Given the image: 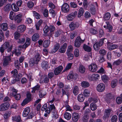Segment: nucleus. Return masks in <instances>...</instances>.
Listing matches in <instances>:
<instances>
[{
	"mask_svg": "<svg viewBox=\"0 0 122 122\" xmlns=\"http://www.w3.org/2000/svg\"><path fill=\"white\" fill-rule=\"evenodd\" d=\"M60 47L59 44L57 43L54 45V48L51 51L52 53H54L56 52L59 49Z\"/></svg>",
	"mask_w": 122,
	"mask_h": 122,
	"instance_id": "nucleus-28",
	"label": "nucleus"
},
{
	"mask_svg": "<svg viewBox=\"0 0 122 122\" xmlns=\"http://www.w3.org/2000/svg\"><path fill=\"white\" fill-rule=\"evenodd\" d=\"M111 15L109 12L106 13L105 15L103 17L104 20H108L110 18Z\"/></svg>",
	"mask_w": 122,
	"mask_h": 122,
	"instance_id": "nucleus-43",
	"label": "nucleus"
},
{
	"mask_svg": "<svg viewBox=\"0 0 122 122\" xmlns=\"http://www.w3.org/2000/svg\"><path fill=\"white\" fill-rule=\"evenodd\" d=\"M83 93L84 96L87 97L90 95V92L88 90L85 89L84 90Z\"/></svg>",
	"mask_w": 122,
	"mask_h": 122,
	"instance_id": "nucleus-51",
	"label": "nucleus"
},
{
	"mask_svg": "<svg viewBox=\"0 0 122 122\" xmlns=\"http://www.w3.org/2000/svg\"><path fill=\"white\" fill-rule=\"evenodd\" d=\"M102 81L105 83H107L110 80V78L106 75H103L101 77Z\"/></svg>",
	"mask_w": 122,
	"mask_h": 122,
	"instance_id": "nucleus-27",
	"label": "nucleus"
},
{
	"mask_svg": "<svg viewBox=\"0 0 122 122\" xmlns=\"http://www.w3.org/2000/svg\"><path fill=\"white\" fill-rule=\"evenodd\" d=\"M10 104L8 102H5L0 105V110L2 111H4L7 110L9 108Z\"/></svg>",
	"mask_w": 122,
	"mask_h": 122,
	"instance_id": "nucleus-8",
	"label": "nucleus"
},
{
	"mask_svg": "<svg viewBox=\"0 0 122 122\" xmlns=\"http://www.w3.org/2000/svg\"><path fill=\"white\" fill-rule=\"evenodd\" d=\"M80 117L79 114L76 112H74L72 114V120L74 122H77Z\"/></svg>",
	"mask_w": 122,
	"mask_h": 122,
	"instance_id": "nucleus-18",
	"label": "nucleus"
},
{
	"mask_svg": "<svg viewBox=\"0 0 122 122\" xmlns=\"http://www.w3.org/2000/svg\"><path fill=\"white\" fill-rule=\"evenodd\" d=\"M41 81L42 83L48 84L49 82V79L46 75H42L41 78Z\"/></svg>",
	"mask_w": 122,
	"mask_h": 122,
	"instance_id": "nucleus-10",
	"label": "nucleus"
},
{
	"mask_svg": "<svg viewBox=\"0 0 122 122\" xmlns=\"http://www.w3.org/2000/svg\"><path fill=\"white\" fill-rule=\"evenodd\" d=\"M25 26L24 25H21L19 26L17 28V31L18 32H22L25 30Z\"/></svg>",
	"mask_w": 122,
	"mask_h": 122,
	"instance_id": "nucleus-25",
	"label": "nucleus"
},
{
	"mask_svg": "<svg viewBox=\"0 0 122 122\" xmlns=\"http://www.w3.org/2000/svg\"><path fill=\"white\" fill-rule=\"evenodd\" d=\"M50 41L49 40L45 41L43 44V45L44 47L46 48L48 47L50 44Z\"/></svg>",
	"mask_w": 122,
	"mask_h": 122,
	"instance_id": "nucleus-44",
	"label": "nucleus"
},
{
	"mask_svg": "<svg viewBox=\"0 0 122 122\" xmlns=\"http://www.w3.org/2000/svg\"><path fill=\"white\" fill-rule=\"evenodd\" d=\"M11 91V92L10 93V95L11 96H13L17 93L18 91L14 87L12 88Z\"/></svg>",
	"mask_w": 122,
	"mask_h": 122,
	"instance_id": "nucleus-52",
	"label": "nucleus"
},
{
	"mask_svg": "<svg viewBox=\"0 0 122 122\" xmlns=\"http://www.w3.org/2000/svg\"><path fill=\"white\" fill-rule=\"evenodd\" d=\"M30 108L28 107L25 108L24 110L23 113V116L24 117H26L29 114L30 112Z\"/></svg>",
	"mask_w": 122,
	"mask_h": 122,
	"instance_id": "nucleus-24",
	"label": "nucleus"
},
{
	"mask_svg": "<svg viewBox=\"0 0 122 122\" xmlns=\"http://www.w3.org/2000/svg\"><path fill=\"white\" fill-rule=\"evenodd\" d=\"M86 68L85 67L82 65L80 66L79 68V72L81 73H83L85 71Z\"/></svg>",
	"mask_w": 122,
	"mask_h": 122,
	"instance_id": "nucleus-35",
	"label": "nucleus"
},
{
	"mask_svg": "<svg viewBox=\"0 0 122 122\" xmlns=\"http://www.w3.org/2000/svg\"><path fill=\"white\" fill-rule=\"evenodd\" d=\"M106 23L107 25V29L108 30V31L109 32H111L113 29V27L107 21Z\"/></svg>",
	"mask_w": 122,
	"mask_h": 122,
	"instance_id": "nucleus-33",
	"label": "nucleus"
},
{
	"mask_svg": "<svg viewBox=\"0 0 122 122\" xmlns=\"http://www.w3.org/2000/svg\"><path fill=\"white\" fill-rule=\"evenodd\" d=\"M57 62V60L56 59L54 58L52 60V61L51 62V65L52 66H56Z\"/></svg>",
	"mask_w": 122,
	"mask_h": 122,
	"instance_id": "nucleus-58",
	"label": "nucleus"
},
{
	"mask_svg": "<svg viewBox=\"0 0 122 122\" xmlns=\"http://www.w3.org/2000/svg\"><path fill=\"white\" fill-rule=\"evenodd\" d=\"M81 85L82 87H87L90 85L89 83L87 81H83L82 82Z\"/></svg>",
	"mask_w": 122,
	"mask_h": 122,
	"instance_id": "nucleus-48",
	"label": "nucleus"
},
{
	"mask_svg": "<svg viewBox=\"0 0 122 122\" xmlns=\"http://www.w3.org/2000/svg\"><path fill=\"white\" fill-rule=\"evenodd\" d=\"M30 39L29 38H27L26 39V41L25 43L23 45H20L18 46V47L20 49L25 48L30 45Z\"/></svg>",
	"mask_w": 122,
	"mask_h": 122,
	"instance_id": "nucleus-15",
	"label": "nucleus"
},
{
	"mask_svg": "<svg viewBox=\"0 0 122 122\" xmlns=\"http://www.w3.org/2000/svg\"><path fill=\"white\" fill-rule=\"evenodd\" d=\"M13 54H15V55L18 56L21 54V52L19 50L17 51L16 49H15V50L13 51L12 52Z\"/></svg>",
	"mask_w": 122,
	"mask_h": 122,
	"instance_id": "nucleus-59",
	"label": "nucleus"
},
{
	"mask_svg": "<svg viewBox=\"0 0 122 122\" xmlns=\"http://www.w3.org/2000/svg\"><path fill=\"white\" fill-rule=\"evenodd\" d=\"M12 5V9L13 11H14L17 12L19 10V8L15 4H13Z\"/></svg>",
	"mask_w": 122,
	"mask_h": 122,
	"instance_id": "nucleus-54",
	"label": "nucleus"
},
{
	"mask_svg": "<svg viewBox=\"0 0 122 122\" xmlns=\"http://www.w3.org/2000/svg\"><path fill=\"white\" fill-rule=\"evenodd\" d=\"M79 25L78 23L74 22H72L69 25L70 28L72 30H73L76 28H78Z\"/></svg>",
	"mask_w": 122,
	"mask_h": 122,
	"instance_id": "nucleus-16",
	"label": "nucleus"
},
{
	"mask_svg": "<svg viewBox=\"0 0 122 122\" xmlns=\"http://www.w3.org/2000/svg\"><path fill=\"white\" fill-rule=\"evenodd\" d=\"M122 63V59L120 58L114 61L113 63V65L118 66Z\"/></svg>",
	"mask_w": 122,
	"mask_h": 122,
	"instance_id": "nucleus-40",
	"label": "nucleus"
},
{
	"mask_svg": "<svg viewBox=\"0 0 122 122\" xmlns=\"http://www.w3.org/2000/svg\"><path fill=\"white\" fill-rule=\"evenodd\" d=\"M77 76V74H75L72 72L69 74L67 76V78L68 80H70L72 79H76Z\"/></svg>",
	"mask_w": 122,
	"mask_h": 122,
	"instance_id": "nucleus-29",
	"label": "nucleus"
},
{
	"mask_svg": "<svg viewBox=\"0 0 122 122\" xmlns=\"http://www.w3.org/2000/svg\"><path fill=\"white\" fill-rule=\"evenodd\" d=\"M12 8V5L9 4H7L4 7V10L6 12H8Z\"/></svg>",
	"mask_w": 122,
	"mask_h": 122,
	"instance_id": "nucleus-26",
	"label": "nucleus"
},
{
	"mask_svg": "<svg viewBox=\"0 0 122 122\" xmlns=\"http://www.w3.org/2000/svg\"><path fill=\"white\" fill-rule=\"evenodd\" d=\"M62 11L64 13H67L69 10V7L68 4L67 3H65L63 4L61 8Z\"/></svg>",
	"mask_w": 122,
	"mask_h": 122,
	"instance_id": "nucleus-14",
	"label": "nucleus"
},
{
	"mask_svg": "<svg viewBox=\"0 0 122 122\" xmlns=\"http://www.w3.org/2000/svg\"><path fill=\"white\" fill-rule=\"evenodd\" d=\"M83 48L85 51L88 52H90L92 51V48L90 47L85 44L84 45Z\"/></svg>",
	"mask_w": 122,
	"mask_h": 122,
	"instance_id": "nucleus-39",
	"label": "nucleus"
},
{
	"mask_svg": "<svg viewBox=\"0 0 122 122\" xmlns=\"http://www.w3.org/2000/svg\"><path fill=\"white\" fill-rule=\"evenodd\" d=\"M64 89L62 88V92L63 95H66L68 96L67 93L71 89V88L69 85H65L64 86Z\"/></svg>",
	"mask_w": 122,
	"mask_h": 122,
	"instance_id": "nucleus-11",
	"label": "nucleus"
},
{
	"mask_svg": "<svg viewBox=\"0 0 122 122\" xmlns=\"http://www.w3.org/2000/svg\"><path fill=\"white\" fill-rule=\"evenodd\" d=\"M64 118L67 120H69L71 117V114L69 112H66L64 114Z\"/></svg>",
	"mask_w": 122,
	"mask_h": 122,
	"instance_id": "nucleus-36",
	"label": "nucleus"
},
{
	"mask_svg": "<svg viewBox=\"0 0 122 122\" xmlns=\"http://www.w3.org/2000/svg\"><path fill=\"white\" fill-rule=\"evenodd\" d=\"M15 16V13L12 11H10V14L9 17L11 20H14Z\"/></svg>",
	"mask_w": 122,
	"mask_h": 122,
	"instance_id": "nucleus-53",
	"label": "nucleus"
},
{
	"mask_svg": "<svg viewBox=\"0 0 122 122\" xmlns=\"http://www.w3.org/2000/svg\"><path fill=\"white\" fill-rule=\"evenodd\" d=\"M1 28L4 31L6 30L8 28V25L7 23H3L1 25Z\"/></svg>",
	"mask_w": 122,
	"mask_h": 122,
	"instance_id": "nucleus-45",
	"label": "nucleus"
},
{
	"mask_svg": "<svg viewBox=\"0 0 122 122\" xmlns=\"http://www.w3.org/2000/svg\"><path fill=\"white\" fill-rule=\"evenodd\" d=\"M107 53V51L104 49H101L99 51V54L100 56H104Z\"/></svg>",
	"mask_w": 122,
	"mask_h": 122,
	"instance_id": "nucleus-47",
	"label": "nucleus"
},
{
	"mask_svg": "<svg viewBox=\"0 0 122 122\" xmlns=\"http://www.w3.org/2000/svg\"><path fill=\"white\" fill-rule=\"evenodd\" d=\"M11 59L10 55L5 56L3 59V65L4 66H6L9 65V63L11 62Z\"/></svg>",
	"mask_w": 122,
	"mask_h": 122,
	"instance_id": "nucleus-7",
	"label": "nucleus"
},
{
	"mask_svg": "<svg viewBox=\"0 0 122 122\" xmlns=\"http://www.w3.org/2000/svg\"><path fill=\"white\" fill-rule=\"evenodd\" d=\"M107 44L108 47L110 51L117 49L118 47V46L117 45L115 44H112L109 42L107 43Z\"/></svg>",
	"mask_w": 122,
	"mask_h": 122,
	"instance_id": "nucleus-17",
	"label": "nucleus"
},
{
	"mask_svg": "<svg viewBox=\"0 0 122 122\" xmlns=\"http://www.w3.org/2000/svg\"><path fill=\"white\" fill-rule=\"evenodd\" d=\"M79 89L77 86H75L73 88V92L75 95H76L79 93Z\"/></svg>",
	"mask_w": 122,
	"mask_h": 122,
	"instance_id": "nucleus-37",
	"label": "nucleus"
},
{
	"mask_svg": "<svg viewBox=\"0 0 122 122\" xmlns=\"http://www.w3.org/2000/svg\"><path fill=\"white\" fill-rule=\"evenodd\" d=\"M117 81L116 79H115L112 80L111 82V86L113 88H114L116 86Z\"/></svg>",
	"mask_w": 122,
	"mask_h": 122,
	"instance_id": "nucleus-55",
	"label": "nucleus"
},
{
	"mask_svg": "<svg viewBox=\"0 0 122 122\" xmlns=\"http://www.w3.org/2000/svg\"><path fill=\"white\" fill-rule=\"evenodd\" d=\"M40 36L39 34L37 33L35 34L32 36V39L33 41H36L38 40Z\"/></svg>",
	"mask_w": 122,
	"mask_h": 122,
	"instance_id": "nucleus-34",
	"label": "nucleus"
},
{
	"mask_svg": "<svg viewBox=\"0 0 122 122\" xmlns=\"http://www.w3.org/2000/svg\"><path fill=\"white\" fill-rule=\"evenodd\" d=\"M107 41V39L103 38L100 39L99 41L96 42L93 45V47L95 51L99 50L100 47L102 46L104 43V41L106 42Z\"/></svg>",
	"mask_w": 122,
	"mask_h": 122,
	"instance_id": "nucleus-2",
	"label": "nucleus"
},
{
	"mask_svg": "<svg viewBox=\"0 0 122 122\" xmlns=\"http://www.w3.org/2000/svg\"><path fill=\"white\" fill-rule=\"evenodd\" d=\"M48 63L45 61H43L41 63L42 67L44 69H46L48 66Z\"/></svg>",
	"mask_w": 122,
	"mask_h": 122,
	"instance_id": "nucleus-49",
	"label": "nucleus"
},
{
	"mask_svg": "<svg viewBox=\"0 0 122 122\" xmlns=\"http://www.w3.org/2000/svg\"><path fill=\"white\" fill-rule=\"evenodd\" d=\"M73 47L71 45H70L68 46L66 53H71L72 51Z\"/></svg>",
	"mask_w": 122,
	"mask_h": 122,
	"instance_id": "nucleus-56",
	"label": "nucleus"
},
{
	"mask_svg": "<svg viewBox=\"0 0 122 122\" xmlns=\"http://www.w3.org/2000/svg\"><path fill=\"white\" fill-rule=\"evenodd\" d=\"M12 120L16 122H22L20 117L19 116L12 117Z\"/></svg>",
	"mask_w": 122,
	"mask_h": 122,
	"instance_id": "nucleus-32",
	"label": "nucleus"
},
{
	"mask_svg": "<svg viewBox=\"0 0 122 122\" xmlns=\"http://www.w3.org/2000/svg\"><path fill=\"white\" fill-rule=\"evenodd\" d=\"M84 11L82 7H81L79 10V12L78 14V17H81V16H82L84 13Z\"/></svg>",
	"mask_w": 122,
	"mask_h": 122,
	"instance_id": "nucleus-42",
	"label": "nucleus"
},
{
	"mask_svg": "<svg viewBox=\"0 0 122 122\" xmlns=\"http://www.w3.org/2000/svg\"><path fill=\"white\" fill-rule=\"evenodd\" d=\"M89 11L91 14L93 15H95L96 13V11L94 6L91 5L90 7Z\"/></svg>",
	"mask_w": 122,
	"mask_h": 122,
	"instance_id": "nucleus-31",
	"label": "nucleus"
},
{
	"mask_svg": "<svg viewBox=\"0 0 122 122\" xmlns=\"http://www.w3.org/2000/svg\"><path fill=\"white\" fill-rule=\"evenodd\" d=\"M11 74H13V76L14 77H16L18 74V71L16 69L14 70L11 72Z\"/></svg>",
	"mask_w": 122,
	"mask_h": 122,
	"instance_id": "nucleus-50",
	"label": "nucleus"
},
{
	"mask_svg": "<svg viewBox=\"0 0 122 122\" xmlns=\"http://www.w3.org/2000/svg\"><path fill=\"white\" fill-rule=\"evenodd\" d=\"M67 46V44L66 43H64L59 49V51L61 53H64L66 51Z\"/></svg>",
	"mask_w": 122,
	"mask_h": 122,
	"instance_id": "nucleus-19",
	"label": "nucleus"
},
{
	"mask_svg": "<svg viewBox=\"0 0 122 122\" xmlns=\"http://www.w3.org/2000/svg\"><path fill=\"white\" fill-rule=\"evenodd\" d=\"M2 45L6 49H7V50L8 52H10L13 46L11 45L10 46L9 42H5Z\"/></svg>",
	"mask_w": 122,
	"mask_h": 122,
	"instance_id": "nucleus-12",
	"label": "nucleus"
},
{
	"mask_svg": "<svg viewBox=\"0 0 122 122\" xmlns=\"http://www.w3.org/2000/svg\"><path fill=\"white\" fill-rule=\"evenodd\" d=\"M85 99V96L82 94H79L77 97L78 100L80 102H83Z\"/></svg>",
	"mask_w": 122,
	"mask_h": 122,
	"instance_id": "nucleus-30",
	"label": "nucleus"
},
{
	"mask_svg": "<svg viewBox=\"0 0 122 122\" xmlns=\"http://www.w3.org/2000/svg\"><path fill=\"white\" fill-rule=\"evenodd\" d=\"M15 67L18 69H19L20 68V65L18 60L16 61L15 62Z\"/></svg>",
	"mask_w": 122,
	"mask_h": 122,
	"instance_id": "nucleus-60",
	"label": "nucleus"
},
{
	"mask_svg": "<svg viewBox=\"0 0 122 122\" xmlns=\"http://www.w3.org/2000/svg\"><path fill=\"white\" fill-rule=\"evenodd\" d=\"M100 77L99 75L97 74H93V80L97 81L98 80V78Z\"/></svg>",
	"mask_w": 122,
	"mask_h": 122,
	"instance_id": "nucleus-64",
	"label": "nucleus"
},
{
	"mask_svg": "<svg viewBox=\"0 0 122 122\" xmlns=\"http://www.w3.org/2000/svg\"><path fill=\"white\" fill-rule=\"evenodd\" d=\"M84 41V40H82L80 36H78L75 41V46L76 47H79L81 45V44L83 43Z\"/></svg>",
	"mask_w": 122,
	"mask_h": 122,
	"instance_id": "nucleus-6",
	"label": "nucleus"
},
{
	"mask_svg": "<svg viewBox=\"0 0 122 122\" xmlns=\"http://www.w3.org/2000/svg\"><path fill=\"white\" fill-rule=\"evenodd\" d=\"M89 70L92 72L96 71L97 69V65L95 63L91 64L89 66Z\"/></svg>",
	"mask_w": 122,
	"mask_h": 122,
	"instance_id": "nucleus-13",
	"label": "nucleus"
},
{
	"mask_svg": "<svg viewBox=\"0 0 122 122\" xmlns=\"http://www.w3.org/2000/svg\"><path fill=\"white\" fill-rule=\"evenodd\" d=\"M104 56H100L99 57L98 61L100 63H102L104 62L105 61V59L104 57Z\"/></svg>",
	"mask_w": 122,
	"mask_h": 122,
	"instance_id": "nucleus-61",
	"label": "nucleus"
},
{
	"mask_svg": "<svg viewBox=\"0 0 122 122\" xmlns=\"http://www.w3.org/2000/svg\"><path fill=\"white\" fill-rule=\"evenodd\" d=\"M91 110L93 111L96 110L97 109V106L94 103H91L90 105Z\"/></svg>",
	"mask_w": 122,
	"mask_h": 122,
	"instance_id": "nucleus-46",
	"label": "nucleus"
},
{
	"mask_svg": "<svg viewBox=\"0 0 122 122\" xmlns=\"http://www.w3.org/2000/svg\"><path fill=\"white\" fill-rule=\"evenodd\" d=\"M105 86L103 83H100L98 84L97 86V91L100 92H103L105 90Z\"/></svg>",
	"mask_w": 122,
	"mask_h": 122,
	"instance_id": "nucleus-9",
	"label": "nucleus"
},
{
	"mask_svg": "<svg viewBox=\"0 0 122 122\" xmlns=\"http://www.w3.org/2000/svg\"><path fill=\"white\" fill-rule=\"evenodd\" d=\"M40 87V86L39 85H37L36 86H35L34 87L32 88V91L31 92L33 93H34L36 91H38Z\"/></svg>",
	"mask_w": 122,
	"mask_h": 122,
	"instance_id": "nucleus-41",
	"label": "nucleus"
},
{
	"mask_svg": "<svg viewBox=\"0 0 122 122\" xmlns=\"http://www.w3.org/2000/svg\"><path fill=\"white\" fill-rule=\"evenodd\" d=\"M111 111V109H110L105 110L104 114V115L103 117L104 119H105L109 117L110 115Z\"/></svg>",
	"mask_w": 122,
	"mask_h": 122,
	"instance_id": "nucleus-22",
	"label": "nucleus"
},
{
	"mask_svg": "<svg viewBox=\"0 0 122 122\" xmlns=\"http://www.w3.org/2000/svg\"><path fill=\"white\" fill-rule=\"evenodd\" d=\"M27 97L23 100L21 103L22 106H24L30 101V91L27 92Z\"/></svg>",
	"mask_w": 122,
	"mask_h": 122,
	"instance_id": "nucleus-5",
	"label": "nucleus"
},
{
	"mask_svg": "<svg viewBox=\"0 0 122 122\" xmlns=\"http://www.w3.org/2000/svg\"><path fill=\"white\" fill-rule=\"evenodd\" d=\"M63 69V66H61L56 68L54 71L55 74L56 75H58L62 71Z\"/></svg>",
	"mask_w": 122,
	"mask_h": 122,
	"instance_id": "nucleus-23",
	"label": "nucleus"
},
{
	"mask_svg": "<svg viewBox=\"0 0 122 122\" xmlns=\"http://www.w3.org/2000/svg\"><path fill=\"white\" fill-rule=\"evenodd\" d=\"M22 17V15L20 14H18L16 15L14 19L15 22L17 23H20L22 21V19H21Z\"/></svg>",
	"mask_w": 122,
	"mask_h": 122,
	"instance_id": "nucleus-20",
	"label": "nucleus"
},
{
	"mask_svg": "<svg viewBox=\"0 0 122 122\" xmlns=\"http://www.w3.org/2000/svg\"><path fill=\"white\" fill-rule=\"evenodd\" d=\"M112 96L110 94H108L107 95L106 99V101L108 104H109L111 102V100L112 99Z\"/></svg>",
	"mask_w": 122,
	"mask_h": 122,
	"instance_id": "nucleus-38",
	"label": "nucleus"
},
{
	"mask_svg": "<svg viewBox=\"0 0 122 122\" xmlns=\"http://www.w3.org/2000/svg\"><path fill=\"white\" fill-rule=\"evenodd\" d=\"M116 100L117 103L118 104H121L122 102V99L120 97H117L116 98Z\"/></svg>",
	"mask_w": 122,
	"mask_h": 122,
	"instance_id": "nucleus-63",
	"label": "nucleus"
},
{
	"mask_svg": "<svg viewBox=\"0 0 122 122\" xmlns=\"http://www.w3.org/2000/svg\"><path fill=\"white\" fill-rule=\"evenodd\" d=\"M12 114L13 115V113H12V111L11 110L9 109L6 113L4 114L3 117L4 119H7L9 117H10V115Z\"/></svg>",
	"mask_w": 122,
	"mask_h": 122,
	"instance_id": "nucleus-21",
	"label": "nucleus"
},
{
	"mask_svg": "<svg viewBox=\"0 0 122 122\" xmlns=\"http://www.w3.org/2000/svg\"><path fill=\"white\" fill-rule=\"evenodd\" d=\"M117 120V117L116 115L113 116L111 119L112 122H116Z\"/></svg>",
	"mask_w": 122,
	"mask_h": 122,
	"instance_id": "nucleus-62",
	"label": "nucleus"
},
{
	"mask_svg": "<svg viewBox=\"0 0 122 122\" xmlns=\"http://www.w3.org/2000/svg\"><path fill=\"white\" fill-rule=\"evenodd\" d=\"M40 55L39 53H37L35 55V58L32 59L31 61L32 64L31 63V66H34L32 68H35L34 69V70H35L37 68V64L40 58Z\"/></svg>",
	"mask_w": 122,
	"mask_h": 122,
	"instance_id": "nucleus-1",
	"label": "nucleus"
},
{
	"mask_svg": "<svg viewBox=\"0 0 122 122\" xmlns=\"http://www.w3.org/2000/svg\"><path fill=\"white\" fill-rule=\"evenodd\" d=\"M107 41V39L103 38L100 39L99 41L96 42L93 45V47L95 51L99 50L100 47L102 46L104 43V41L106 42Z\"/></svg>",
	"mask_w": 122,
	"mask_h": 122,
	"instance_id": "nucleus-3",
	"label": "nucleus"
},
{
	"mask_svg": "<svg viewBox=\"0 0 122 122\" xmlns=\"http://www.w3.org/2000/svg\"><path fill=\"white\" fill-rule=\"evenodd\" d=\"M33 15L35 16L36 19H39L41 18L40 15L35 11H33Z\"/></svg>",
	"mask_w": 122,
	"mask_h": 122,
	"instance_id": "nucleus-57",
	"label": "nucleus"
},
{
	"mask_svg": "<svg viewBox=\"0 0 122 122\" xmlns=\"http://www.w3.org/2000/svg\"><path fill=\"white\" fill-rule=\"evenodd\" d=\"M51 111L53 115H56V107L54 104L50 105L45 110V112L49 114Z\"/></svg>",
	"mask_w": 122,
	"mask_h": 122,
	"instance_id": "nucleus-4",
	"label": "nucleus"
}]
</instances>
